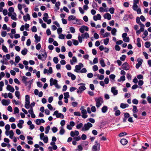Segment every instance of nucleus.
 <instances>
[{"instance_id":"obj_19","label":"nucleus","mask_w":151,"mask_h":151,"mask_svg":"<svg viewBox=\"0 0 151 151\" xmlns=\"http://www.w3.org/2000/svg\"><path fill=\"white\" fill-rule=\"evenodd\" d=\"M137 45L139 47H140L141 46V44L140 43L141 40L140 38H138L137 39Z\"/></svg>"},{"instance_id":"obj_33","label":"nucleus","mask_w":151,"mask_h":151,"mask_svg":"<svg viewBox=\"0 0 151 151\" xmlns=\"http://www.w3.org/2000/svg\"><path fill=\"white\" fill-rule=\"evenodd\" d=\"M145 46L147 48H149L150 46V43L149 42H147L145 43Z\"/></svg>"},{"instance_id":"obj_29","label":"nucleus","mask_w":151,"mask_h":151,"mask_svg":"<svg viewBox=\"0 0 151 151\" xmlns=\"http://www.w3.org/2000/svg\"><path fill=\"white\" fill-rule=\"evenodd\" d=\"M65 132V130L63 127H62L59 131V134L61 135H63Z\"/></svg>"},{"instance_id":"obj_18","label":"nucleus","mask_w":151,"mask_h":151,"mask_svg":"<svg viewBox=\"0 0 151 151\" xmlns=\"http://www.w3.org/2000/svg\"><path fill=\"white\" fill-rule=\"evenodd\" d=\"M129 106V105L127 104L122 103L120 104V107L124 109L126 107H128Z\"/></svg>"},{"instance_id":"obj_17","label":"nucleus","mask_w":151,"mask_h":151,"mask_svg":"<svg viewBox=\"0 0 151 151\" xmlns=\"http://www.w3.org/2000/svg\"><path fill=\"white\" fill-rule=\"evenodd\" d=\"M29 101H25V104L24 106L25 108L27 109H28L29 107Z\"/></svg>"},{"instance_id":"obj_50","label":"nucleus","mask_w":151,"mask_h":151,"mask_svg":"<svg viewBox=\"0 0 151 151\" xmlns=\"http://www.w3.org/2000/svg\"><path fill=\"white\" fill-rule=\"evenodd\" d=\"M70 32L72 33H75V29L73 27H70Z\"/></svg>"},{"instance_id":"obj_52","label":"nucleus","mask_w":151,"mask_h":151,"mask_svg":"<svg viewBox=\"0 0 151 151\" xmlns=\"http://www.w3.org/2000/svg\"><path fill=\"white\" fill-rule=\"evenodd\" d=\"M50 129V126L49 125L47 126L45 129V133L46 134H47L49 131Z\"/></svg>"},{"instance_id":"obj_6","label":"nucleus","mask_w":151,"mask_h":151,"mask_svg":"<svg viewBox=\"0 0 151 151\" xmlns=\"http://www.w3.org/2000/svg\"><path fill=\"white\" fill-rule=\"evenodd\" d=\"M122 68L126 70H128L129 69V66L127 62L124 63L122 66Z\"/></svg>"},{"instance_id":"obj_3","label":"nucleus","mask_w":151,"mask_h":151,"mask_svg":"<svg viewBox=\"0 0 151 151\" xmlns=\"http://www.w3.org/2000/svg\"><path fill=\"white\" fill-rule=\"evenodd\" d=\"M53 115H55L57 118L63 119L64 117L63 115L61 113H58V111H55L53 114Z\"/></svg>"},{"instance_id":"obj_11","label":"nucleus","mask_w":151,"mask_h":151,"mask_svg":"<svg viewBox=\"0 0 151 151\" xmlns=\"http://www.w3.org/2000/svg\"><path fill=\"white\" fill-rule=\"evenodd\" d=\"M105 19H107L108 20H110L111 18V15L109 13L105 14L104 16Z\"/></svg>"},{"instance_id":"obj_25","label":"nucleus","mask_w":151,"mask_h":151,"mask_svg":"<svg viewBox=\"0 0 151 151\" xmlns=\"http://www.w3.org/2000/svg\"><path fill=\"white\" fill-rule=\"evenodd\" d=\"M92 7L94 9H97L98 8L97 4L94 1H93L92 4Z\"/></svg>"},{"instance_id":"obj_63","label":"nucleus","mask_w":151,"mask_h":151,"mask_svg":"<svg viewBox=\"0 0 151 151\" xmlns=\"http://www.w3.org/2000/svg\"><path fill=\"white\" fill-rule=\"evenodd\" d=\"M79 30L80 32L82 33H83L84 32V29L83 26H82L81 28L79 29Z\"/></svg>"},{"instance_id":"obj_16","label":"nucleus","mask_w":151,"mask_h":151,"mask_svg":"<svg viewBox=\"0 0 151 151\" xmlns=\"http://www.w3.org/2000/svg\"><path fill=\"white\" fill-rule=\"evenodd\" d=\"M121 143L123 145H126L127 142V140L125 139H122L120 141Z\"/></svg>"},{"instance_id":"obj_15","label":"nucleus","mask_w":151,"mask_h":151,"mask_svg":"<svg viewBox=\"0 0 151 151\" xmlns=\"http://www.w3.org/2000/svg\"><path fill=\"white\" fill-rule=\"evenodd\" d=\"M35 42L36 43L40 42V41L41 38L40 37L38 36L37 34H36L35 35Z\"/></svg>"},{"instance_id":"obj_43","label":"nucleus","mask_w":151,"mask_h":151,"mask_svg":"<svg viewBox=\"0 0 151 151\" xmlns=\"http://www.w3.org/2000/svg\"><path fill=\"white\" fill-rule=\"evenodd\" d=\"M109 38H106V39H104V44L105 45H107V44H108L109 43Z\"/></svg>"},{"instance_id":"obj_51","label":"nucleus","mask_w":151,"mask_h":151,"mask_svg":"<svg viewBox=\"0 0 151 151\" xmlns=\"http://www.w3.org/2000/svg\"><path fill=\"white\" fill-rule=\"evenodd\" d=\"M129 18V15L125 14L124 15V17L123 19L125 21H127Z\"/></svg>"},{"instance_id":"obj_64","label":"nucleus","mask_w":151,"mask_h":151,"mask_svg":"<svg viewBox=\"0 0 151 151\" xmlns=\"http://www.w3.org/2000/svg\"><path fill=\"white\" fill-rule=\"evenodd\" d=\"M9 12H13L14 11V9L13 7H10L9 9Z\"/></svg>"},{"instance_id":"obj_26","label":"nucleus","mask_w":151,"mask_h":151,"mask_svg":"<svg viewBox=\"0 0 151 151\" xmlns=\"http://www.w3.org/2000/svg\"><path fill=\"white\" fill-rule=\"evenodd\" d=\"M17 14L15 12H13V15L11 16V19L14 20H16L17 18H16Z\"/></svg>"},{"instance_id":"obj_53","label":"nucleus","mask_w":151,"mask_h":151,"mask_svg":"<svg viewBox=\"0 0 151 151\" xmlns=\"http://www.w3.org/2000/svg\"><path fill=\"white\" fill-rule=\"evenodd\" d=\"M121 113V112L119 110H116L115 111V115L116 116H119L120 115Z\"/></svg>"},{"instance_id":"obj_28","label":"nucleus","mask_w":151,"mask_h":151,"mask_svg":"<svg viewBox=\"0 0 151 151\" xmlns=\"http://www.w3.org/2000/svg\"><path fill=\"white\" fill-rule=\"evenodd\" d=\"M27 52V50L26 48H24V49L22 50L21 51V53L23 55H26Z\"/></svg>"},{"instance_id":"obj_20","label":"nucleus","mask_w":151,"mask_h":151,"mask_svg":"<svg viewBox=\"0 0 151 151\" xmlns=\"http://www.w3.org/2000/svg\"><path fill=\"white\" fill-rule=\"evenodd\" d=\"M108 109L107 107L106 106H104L102 108L101 110L102 111L103 113H105Z\"/></svg>"},{"instance_id":"obj_61","label":"nucleus","mask_w":151,"mask_h":151,"mask_svg":"<svg viewBox=\"0 0 151 151\" xmlns=\"http://www.w3.org/2000/svg\"><path fill=\"white\" fill-rule=\"evenodd\" d=\"M87 138L86 136L84 134H82L81 136V138L83 140H85Z\"/></svg>"},{"instance_id":"obj_1","label":"nucleus","mask_w":151,"mask_h":151,"mask_svg":"<svg viewBox=\"0 0 151 151\" xmlns=\"http://www.w3.org/2000/svg\"><path fill=\"white\" fill-rule=\"evenodd\" d=\"M95 100L96 102V106L97 108L99 107L103 103V99L101 97L96 98Z\"/></svg>"},{"instance_id":"obj_36","label":"nucleus","mask_w":151,"mask_h":151,"mask_svg":"<svg viewBox=\"0 0 151 151\" xmlns=\"http://www.w3.org/2000/svg\"><path fill=\"white\" fill-rule=\"evenodd\" d=\"M125 77L123 75V76H121L120 77V79H118V82H120L121 81H124L125 80Z\"/></svg>"},{"instance_id":"obj_5","label":"nucleus","mask_w":151,"mask_h":151,"mask_svg":"<svg viewBox=\"0 0 151 151\" xmlns=\"http://www.w3.org/2000/svg\"><path fill=\"white\" fill-rule=\"evenodd\" d=\"M100 144H97L93 145L92 148V151H99Z\"/></svg>"},{"instance_id":"obj_24","label":"nucleus","mask_w":151,"mask_h":151,"mask_svg":"<svg viewBox=\"0 0 151 151\" xmlns=\"http://www.w3.org/2000/svg\"><path fill=\"white\" fill-rule=\"evenodd\" d=\"M79 89L81 93L83 91L86 89V88L85 86H81L79 87Z\"/></svg>"},{"instance_id":"obj_35","label":"nucleus","mask_w":151,"mask_h":151,"mask_svg":"<svg viewBox=\"0 0 151 151\" xmlns=\"http://www.w3.org/2000/svg\"><path fill=\"white\" fill-rule=\"evenodd\" d=\"M9 134H10V138L11 139H12L14 135V132L12 130L10 131H9Z\"/></svg>"},{"instance_id":"obj_40","label":"nucleus","mask_w":151,"mask_h":151,"mask_svg":"<svg viewBox=\"0 0 151 151\" xmlns=\"http://www.w3.org/2000/svg\"><path fill=\"white\" fill-rule=\"evenodd\" d=\"M83 124L82 123H80L78 124L76 126V128L77 129H80L83 127Z\"/></svg>"},{"instance_id":"obj_38","label":"nucleus","mask_w":151,"mask_h":151,"mask_svg":"<svg viewBox=\"0 0 151 151\" xmlns=\"http://www.w3.org/2000/svg\"><path fill=\"white\" fill-rule=\"evenodd\" d=\"M72 40L73 41V43L74 45H78L79 43L78 40L74 39H73Z\"/></svg>"},{"instance_id":"obj_44","label":"nucleus","mask_w":151,"mask_h":151,"mask_svg":"<svg viewBox=\"0 0 151 151\" xmlns=\"http://www.w3.org/2000/svg\"><path fill=\"white\" fill-rule=\"evenodd\" d=\"M28 78L26 76H24L22 77V81L23 83H26L27 81V79Z\"/></svg>"},{"instance_id":"obj_4","label":"nucleus","mask_w":151,"mask_h":151,"mask_svg":"<svg viewBox=\"0 0 151 151\" xmlns=\"http://www.w3.org/2000/svg\"><path fill=\"white\" fill-rule=\"evenodd\" d=\"M78 65H77L75 66V69L74 71L77 73H78V71L80 70L81 68L83 67V65L81 63H80L78 64Z\"/></svg>"},{"instance_id":"obj_9","label":"nucleus","mask_w":151,"mask_h":151,"mask_svg":"<svg viewBox=\"0 0 151 151\" xmlns=\"http://www.w3.org/2000/svg\"><path fill=\"white\" fill-rule=\"evenodd\" d=\"M6 89L11 92L13 93L14 91V89L13 87L9 84L7 85Z\"/></svg>"},{"instance_id":"obj_2","label":"nucleus","mask_w":151,"mask_h":151,"mask_svg":"<svg viewBox=\"0 0 151 151\" xmlns=\"http://www.w3.org/2000/svg\"><path fill=\"white\" fill-rule=\"evenodd\" d=\"M92 124L89 122H88L87 124H84L83 127L82 128V131H85L88 130L89 128L92 127Z\"/></svg>"},{"instance_id":"obj_14","label":"nucleus","mask_w":151,"mask_h":151,"mask_svg":"<svg viewBox=\"0 0 151 151\" xmlns=\"http://www.w3.org/2000/svg\"><path fill=\"white\" fill-rule=\"evenodd\" d=\"M24 121L23 120H20L19 121V122L17 124V126L19 128H22V125L23 124Z\"/></svg>"},{"instance_id":"obj_8","label":"nucleus","mask_w":151,"mask_h":151,"mask_svg":"<svg viewBox=\"0 0 151 151\" xmlns=\"http://www.w3.org/2000/svg\"><path fill=\"white\" fill-rule=\"evenodd\" d=\"M50 85L52 86L53 85H55L58 83V81L56 79H53L52 78H51L50 80Z\"/></svg>"},{"instance_id":"obj_54","label":"nucleus","mask_w":151,"mask_h":151,"mask_svg":"<svg viewBox=\"0 0 151 151\" xmlns=\"http://www.w3.org/2000/svg\"><path fill=\"white\" fill-rule=\"evenodd\" d=\"M41 44L40 43L38 44L36 46V48L37 50H39L41 48Z\"/></svg>"},{"instance_id":"obj_49","label":"nucleus","mask_w":151,"mask_h":151,"mask_svg":"<svg viewBox=\"0 0 151 151\" xmlns=\"http://www.w3.org/2000/svg\"><path fill=\"white\" fill-rule=\"evenodd\" d=\"M97 77L99 80H103L104 78V76L103 75H101L99 76V74L97 75Z\"/></svg>"},{"instance_id":"obj_47","label":"nucleus","mask_w":151,"mask_h":151,"mask_svg":"<svg viewBox=\"0 0 151 151\" xmlns=\"http://www.w3.org/2000/svg\"><path fill=\"white\" fill-rule=\"evenodd\" d=\"M6 31H2L1 32V35L3 37H5L6 35Z\"/></svg>"},{"instance_id":"obj_45","label":"nucleus","mask_w":151,"mask_h":151,"mask_svg":"<svg viewBox=\"0 0 151 151\" xmlns=\"http://www.w3.org/2000/svg\"><path fill=\"white\" fill-rule=\"evenodd\" d=\"M64 98H68L70 96L69 95V93L68 92H66L64 93Z\"/></svg>"},{"instance_id":"obj_62","label":"nucleus","mask_w":151,"mask_h":151,"mask_svg":"<svg viewBox=\"0 0 151 151\" xmlns=\"http://www.w3.org/2000/svg\"><path fill=\"white\" fill-rule=\"evenodd\" d=\"M130 115L128 113H124V116L126 118H128L129 117Z\"/></svg>"},{"instance_id":"obj_39","label":"nucleus","mask_w":151,"mask_h":151,"mask_svg":"<svg viewBox=\"0 0 151 151\" xmlns=\"http://www.w3.org/2000/svg\"><path fill=\"white\" fill-rule=\"evenodd\" d=\"M15 93L16 97H17L18 99H19L20 95L19 92V91H15Z\"/></svg>"},{"instance_id":"obj_55","label":"nucleus","mask_w":151,"mask_h":151,"mask_svg":"<svg viewBox=\"0 0 151 151\" xmlns=\"http://www.w3.org/2000/svg\"><path fill=\"white\" fill-rule=\"evenodd\" d=\"M126 58V56L125 55H122V57H120V58L121 60L122 61H124Z\"/></svg>"},{"instance_id":"obj_34","label":"nucleus","mask_w":151,"mask_h":151,"mask_svg":"<svg viewBox=\"0 0 151 151\" xmlns=\"http://www.w3.org/2000/svg\"><path fill=\"white\" fill-rule=\"evenodd\" d=\"M2 49L3 50V51L4 52L7 53L8 52V50L6 48V47L4 45H2Z\"/></svg>"},{"instance_id":"obj_21","label":"nucleus","mask_w":151,"mask_h":151,"mask_svg":"<svg viewBox=\"0 0 151 151\" xmlns=\"http://www.w3.org/2000/svg\"><path fill=\"white\" fill-rule=\"evenodd\" d=\"M81 37L83 38H84L85 37L87 38L89 37V35L87 32H86L84 34H82Z\"/></svg>"},{"instance_id":"obj_48","label":"nucleus","mask_w":151,"mask_h":151,"mask_svg":"<svg viewBox=\"0 0 151 151\" xmlns=\"http://www.w3.org/2000/svg\"><path fill=\"white\" fill-rule=\"evenodd\" d=\"M52 132L55 133L57 132L58 130L57 128L55 127H53L52 129Z\"/></svg>"},{"instance_id":"obj_56","label":"nucleus","mask_w":151,"mask_h":151,"mask_svg":"<svg viewBox=\"0 0 151 151\" xmlns=\"http://www.w3.org/2000/svg\"><path fill=\"white\" fill-rule=\"evenodd\" d=\"M32 31L33 32H36L37 31V29L35 26H33L31 29Z\"/></svg>"},{"instance_id":"obj_31","label":"nucleus","mask_w":151,"mask_h":151,"mask_svg":"<svg viewBox=\"0 0 151 151\" xmlns=\"http://www.w3.org/2000/svg\"><path fill=\"white\" fill-rule=\"evenodd\" d=\"M100 63L102 67H104L105 66V64L103 59H102L100 61Z\"/></svg>"},{"instance_id":"obj_32","label":"nucleus","mask_w":151,"mask_h":151,"mask_svg":"<svg viewBox=\"0 0 151 151\" xmlns=\"http://www.w3.org/2000/svg\"><path fill=\"white\" fill-rule=\"evenodd\" d=\"M19 109L17 107H15L14 109V114H15L16 113H19Z\"/></svg>"},{"instance_id":"obj_41","label":"nucleus","mask_w":151,"mask_h":151,"mask_svg":"<svg viewBox=\"0 0 151 151\" xmlns=\"http://www.w3.org/2000/svg\"><path fill=\"white\" fill-rule=\"evenodd\" d=\"M42 140H43L44 142L45 143H47L48 141V138L47 136L45 137Z\"/></svg>"},{"instance_id":"obj_13","label":"nucleus","mask_w":151,"mask_h":151,"mask_svg":"<svg viewBox=\"0 0 151 151\" xmlns=\"http://www.w3.org/2000/svg\"><path fill=\"white\" fill-rule=\"evenodd\" d=\"M23 19L25 22H26L27 21V19L29 20H30V17L29 15L28 14H26V16L25 15L23 16Z\"/></svg>"},{"instance_id":"obj_46","label":"nucleus","mask_w":151,"mask_h":151,"mask_svg":"<svg viewBox=\"0 0 151 151\" xmlns=\"http://www.w3.org/2000/svg\"><path fill=\"white\" fill-rule=\"evenodd\" d=\"M123 41L125 42H128L129 41V37H127L123 39Z\"/></svg>"},{"instance_id":"obj_59","label":"nucleus","mask_w":151,"mask_h":151,"mask_svg":"<svg viewBox=\"0 0 151 151\" xmlns=\"http://www.w3.org/2000/svg\"><path fill=\"white\" fill-rule=\"evenodd\" d=\"M138 6L137 4H133V10L134 11L137 10V9Z\"/></svg>"},{"instance_id":"obj_23","label":"nucleus","mask_w":151,"mask_h":151,"mask_svg":"<svg viewBox=\"0 0 151 151\" xmlns=\"http://www.w3.org/2000/svg\"><path fill=\"white\" fill-rule=\"evenodd\" d=\"M38 58L40 60L42 61H44L45 60L46 58V55L45 56V58H43L42 56L41 55H38Z\"/></svg>"},{"instance_id":"obj_22","label":"nucleus","mask_w":151,"mask_h":151,"mask_svg":"<svg viewBox=\"0 0 151 151\" xmlns=\"http://www.w3.org/2000/svg\"><path fill=\"white\" fill-rule=\"evenodd\" d=\"M76 18V17L74 15H70L69 16L68 19V20L70 21L71 20H74Z\"/></svg>"},{"instance_id":"obj_12","label":"nucleus","mask_w":151,"mask_h":151,"mask_svg":"<svg viewBox=\"0 0 151 151\" xmlns=\"http://www.w3.org/2000/svg\"><path fill=\"white\" fill-rule=\"evenodd\" d=\"M111 92L114 95H116L118 94V91L116 89V87H113L111 88Z\"/></svg>"},{"instance_id":"obj_10","label":"nucleus","mask_w":151,"mask_h":151,"mask_svg":"<svg viewBox=\"0 0 151 151\" xmlns=\"http://www.w3.org/2000/svg\"><path fill=\"white\" fill-rule=\"evenodd\" d=\"M101 16L100 14H98L96 16H94L93 19L94 21H96L98 20H100L101 19Z\"/></svg>"},{"instance_id":"obj_27","label":"nucleus","mask_w":151,"mask_h":151,"mask_svg":"<svg viewBox=\"0 0 151 151\" xmlns=\"http://www.w3.org/2000/svg\"><path fill=\"white\" fill-rule=\"evenodd\" d=\"M116 31L117 30L115 28H113L112 29L111 31V33L113 35L115 36L116 35Z\"/></svg>"},{"instance_id":"obj_37","label":"nucleus","mask_w":151,"mask_h":151,"mask_svg":"<svg viewBox=\"0 0 151 151\" xmlns=\"http://www.w3.org/2000/svg\"><path fill=\"white\" fill-rule=\"evenodd\" d=\"M132 111L133 113H136L138 111V110L137 109V107L136 106H133V109H132Z\"/></svg>"},{"instance_id":"obj_60","label":"nucleus","mask_w":151,"mask_h":151,"mask_svg":"<svg viewBox=\"0 0 151 151\" xmlns=\"http://www.w3.org/2000/svg\"><path fill=\"white\" fill-rule=\"evenodd\" d=\"M109 12L111 14H113L114 12V9L113 7L110 8L109 9Z\"/></svg>"},{"instance_id":"obj_30","label":"nucleus","mask_w":151,"mask_h":151,"mask_svg":"<svg viewBox=\"0 0 151 151\" xmlns=\"http://www.w3.org/2000/svg\"><path fill=\"white\" fill-rule=\"evenodd\" d=\"M21 59L20 57L19 56H17L15 58V61L17 63L19 62V61Z\"/></svg>"},{"instance_id":"obj_58","label":"nucleus","mask_w":151,"mask_h":151,"mask_svg":"<svg viewBox=\"0 0 151 151\" xmlns=\"http://www.w3.org/2000/svg\"><path fill=\"white\" fill-rule=\"evenodd\" d=\"M98 67L96 65H94L93 67V69L94 71H96L98 70Z\"/></svg>"},{"instance_id":"obj_42","label":"nucleus","mask_w":151,"mask_h":151,"mask_svg":"<svg viewBox=\"0 0 151 151\" xmlns=\"http://www.w3.org/2000/svg\"><path fill=\"white\" fill-rule=\"evenodd\" d=\"M53 61L55 63L57 64L58 62V58L57 57H54L53 59Z\"/></svg>"},{"instance_id":"obj_7","label":"nucleus","mask_w":151,"mask_h":151,"mask_svg":"<svg viewBox=\"0 0 151 151\" xmlns=\"http://www.w3.org/2000/svg\"><path fill=\"white\" fill-rule=\"evenodd\" d=\"M1 103L3 105L8 106L10 103V101L9 99L7 100L3 99L2 100Z\"/></svg>"},{"instance_id":"obj_57","label":"nucleus","mask_w":151,"mask_h":151,"mask_svg":"<svg viewBox=\"0 0 151 151\" xmlns=\"http://www.w3.org/2000/svg\"><path fill=\"white\" fill-rule=\"evenodd\" d=\"M57 31L58 34H60L62 31V28L61 27L58 28L57 29Z\"/></svg>"}]
</instances>
